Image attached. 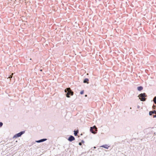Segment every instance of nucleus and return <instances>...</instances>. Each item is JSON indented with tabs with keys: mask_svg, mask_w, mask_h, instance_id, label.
Listing matches in <instances>:
<instances>
[{
	"mask_svg": "<svg viewBox=\"0 0 156 156\" xmlns=\"http://www.w3.org/2000/svg\"><path fill=\"white\" fill-rule=\"evenodd\" d=\"M86 152H82V154H86Z\"/></svg>",
	"mask_w": 156,
	"mask_h": 156,
	"instance_id": "obj_19",
	"label": "nucleus"
},
{
	"mask_svg": "<svg viewBox=\"0 0 156 156\" xmlns=\"http://www.w3.org/2000/svg\"><path fill=\"white\" fill-rule=\"evenodd\" d=\"M143 89V87L142 86H139L137 87V90L139 91H141Z\"/></svg>",
	"mask_w": 156,
	"mask_h": 156,
	"instance_id": "obj_11",
	"label": "nucleus"
},
{
	"mask_svg": "<svg viewBox=\"0 0 156 156\" xmlns=\"http://www.w3.org/2000/svg\"><path fill=\"white\" fill-rule=\"evenodd\" d=\"M89 80L87 78H85L84 79L83 81V83H87V84L89 83Z\"/></svg>",
	"mask_w": 156,
	"mask_h": 156,
	"instance_id": "obj_8",
	"label": "nucleus"
},
{
	"mask_svg": "<svg viewBox=\"0 0 156 156\" xmlns=\"http://www.w3.org/2000/svg\"><path fill=\"white\" fill-rule=\"evenodd\" d=\"M109 147L107 144L103 145L101 146V147L104 148L105 149H108Z\"/></svg>",
	"mask_w": 156,
	"mask_h": 156,
	"instance_id": "obj_9",
	"label": "nucleus"
},
{
	"mask_svg": "<svg viewBox=\"0 0 156 156\" xmlns=\"http://www.w3.org/2000/svg\"><path fill=\"white\" fill-rule=\"evenodd\" d=\"M140 108V106H139V105H138V106H137V108Z\"/></svg>",
	"mask_w": 156,
	"mask_h": 156,
	"instance_id": "obj_20",
	"label": "nucleus"
},
{
	"mask_svg": "<svg viewBox=\"0 0 156 156\" xmlns=\"http://www.w3.org/2000/svg\"><path fill=\"white\" fill-rule=\"evenodd\" d=\"M79 131L78 129H77L76 130H75L74 131V134L75 136H77V135L78 133H79Z\"/></svg>",
	"mask_w": 156,
	"mask_h": 156,
	"instance_id": "obj_10",
	"label": "nucleus"
},
{
	"mask_svg": "<svg viewBox=\"0 0 156 156\" xmlns=\"http://www.w3.org/2000/svg\"><path fill=\"white\" fill-rule=\"evenodd\" d=\"M90 132L94 134H96L97 133V130L96 129V126H95L93 127H91L90 129Z\"/></svg>",
	"mask_w": 156,
	"mask_h": 156,
	"instance_id": "obj_4",
	"label": "nucleus"
},
{
	"mask_svg": "<svg viewBox=\"0 0 156 156\" xmlns=\"http://www.w3.org/2000/svg\"><path fill=\"white\" fill-rule=\"evenodd\" d=\"M102 148H98V151H99V152H100L101 151V150H102Z\"/></svg>",
	"mask_w": 156,
	"mask_h": 156,
	"instance_id": "obj_15",
	"label": "nucleus"
},
{
	"mask_svg": "<svg viewBox=\"0 0 156 156\" xmlns=\"http://www.w3.org/2000/svg\"><path fill=\"white\" fill-rule=\"evenodd\" d=\"M82 143L81 142H80L79 143V145H80V146H81L82 145Z\"/></svg>",
	"mask_w": 156,
	"mask_h": 156,
	"instance_id": "obj_18",
	"label": "nucleus"
},
{
	"mask_svg": "<svg viewBox=\"0 0 156 156\" xmlns=\"http://www.w3.org/2000/svg\"><path fill=\"white\" fill-rule=\"evenodd\" d=\"M25 132V131H21L20 132L15 134L13 136V138H17L20 137Z\"/></svg>",
	"mask_w": 156,
	"mask_h": 156,
	"instance_id": "obj_3",
	"label": "nucleus"
},
{
	"mask_svg": "<svg viewBox=\"0 0 156 156\" xmlns=\"http://www.w3.org/2000/svg\"><path fill=\"white\" fill-rule=\"evenodd\" d=\"M68 140L70 142H72L75 140V138L73 136L70 135L68 139Z\"/></svg>",
	"mask_w": 156,
	"mask_h": 156,
	"instance_id": "obj_5",
	"label": "nucleus"
},
{
	"mask_svg": "<svg viewBox=\"0 0 156 156\" xmlns=\"http://www.w3.org/2000/svg\"><path fill=\"white\" fill-rule=\"evenodd\" d=\"M154 101V103L156 104V96H155L153 99Z\"/></svg>",
	"mask_w": 156,
	"mask_h": 156,
	"instance_id": "obj_12",
	"label": "nucleus"
},
{
	"mask_svg": "<svg viewBox=\"0 0 156 156\" xmlns=\"http://www.w3.org/2000/svg\"><path fill=\"white\" fill-rule=\"evenodd\" d=\"M138 97L141 101H144L146 100L147 95L145 93H144L139 94Z\"/></svg>",
	"mask_w": 156,
	"mask_h": 156,
	"instance_id": "obj_2",
	"label": "nucleus"
},
{
	"mask_svg": "<svg viewBox=\"0 0 156 156\" xmlns=\"http://www.w3.org/2000/svg\"><path fill=\"white\" fill-rule=\"evenodd\" d=\"M40 71H42V69H40Z\"/></svg>",
	"mask_w": 156,
	"mask_h": 156,
	"instance_id": "obj_22",
	"label": "nucleus"
},
{
	"mask_svg": "<svg viewBox=\"0 0 156 156\" xmlns=\"http://www.w3.org/2000/svg\"><path fill=\"white\" fill-rule=\"evenodd\" d=\"M85 97H87V94L85 95Z\"/></svg>",
	"mask_w": 156,
	"mask_h": 156,
	"instance_id": "obj_21",
	"label": "nucleus"
},
{
	"mask_svg": "<svg viewBox=\"0 0 156 156\" xmlns=\"http://www.w3.org/2000/svg\"><path fill=\"white\" fill-rule=\"evenodd\" d=\"M81 142L82 144H83L84 143V141L83 140H82Z\"/></svg>",
	"mask_w": 156,
	"mask_h": 156,
	"instance_id": "obj_17",
	"label": "nucleus"
},
{
	"mask_svg": "<svg viewBox=\"0 0 156 156\" xmlns=\"http://www.w3.org/2000/svg\"><path fill=\"white\" fill-rule=\"evenodd\" d=\"M153 118H155V117H156V114H153Z\"/></svg>",
	"mask_w": 156,
	"mask_h": 156,
	"instance_id": "obj_16",
	"label": "nucleus"
},
{
	"mask_svg": "<svg viewBox=\"0 0 156 156\" xmlns=\"http://www.w3.org/2000/svg\"><path fill=\"white\" fill-rule=\"evenodd\" d=\"M65 92L66 96L68 98H70V96H72L74 94L73 92L69 87L66 88L65 90Z\"/></svg>",
	"mask_w": 156,
	"mask_h": 156,
	"instance_id": "obj_1",
	"label": "nucleus"
},
{
	"mask_svg": "<svg viewBox=\"0 0 156 156\" xmlns=\"http://www.w3.org/2000/svg\"><path fill=\"white\" fill-rule=\"evenodd\" d=\"M154 114H156V111L155 110L151 111L149 112V114L150 115H151Z\"/></svg>",
	"mask_w": 156,
	"mask_h": 156,
	"instance_id": "obj_7",
	"label": "nucleus"
},
{
	"mask_svg": "<svg viewBox=\"0 0 156 156\" xmlns=\"http://www.w3.org/2000/svg\"><path fill=\"white\" fill-rule=\"evenodd\" d=\"M94 148L95 149L96 148V147L94 146Z\"/></svg>",
	"mask_w": 156,
	"mask_h": 156,
	"instance_id": "obj_23",
	"label": "nucleus"
},
{
	"mask_svg": "<svg viewBox=\"0 0 156 156\" xmlns=\"http://www.w3.org/2000/svg\"><path fill=\"white\" fill-rule=\"evenodd\" d=\"M47 140V139L46 138H43L41 139H40L39 140H36L35 141L37 143H40L41 142H43L46 141Z\"/></svg>",
	"mask_w": 156,
	"mask_h": 156,
	"instance_id": "obj_6",
	"label": "nucleus"
},
{
	"mask_svg": "<svg viewBox=\"0 0 156 156\" xmlns=\"http://www.w3.org/2000/svg\"><path fill=\"white\" fill-rule=\"evenodd\" d=\"M84 90H81L80 92V94H83L84 93Z\"/></svg>",
	"mask_w": 156,
	"mask_h": 156,
	"instance_id": "obj_13",
	"label": "nucleus"
},
{
	"mask_svg": "<svg viewBox=\"0 0 156 156\" xmlns=\"http://www.w3.org/2000/svg\"><path fill=\"white\" fill-rule=\"evenodd\" d=\"M3 123L2 122H0V127H2V126H3Z\"/></svg>",
	"mask_w": 156,
	"mask_h": 156,
	"instance_id": "obj_14",
	"label": "nucleus"
}]
</instances>
